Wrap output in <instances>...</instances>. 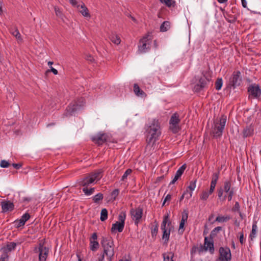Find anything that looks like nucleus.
Wrapping results in <instances>:
<instances>
[{"instance_id": "19", "label": "nucleus", "mask_w": 261, "mask_h": 261, "mask_svg": "<svg viewBox=\"0 0 261 261\" xmlns=\"http://www.w3.org/2000/svg\"><path fill=\"white\" fill-rule=\"evenodd\" d=\"M134 91L135 94L138 96L144 97L146 96V93L140 88L137 84H134Z\"/></svg>"}, {"instance_id": "59", "label": "nucleus", "mask_w": 261, "mask_h": 261, "mask_svg": "<svg viewBox=\"0 0 261 261\" xmlns=\"http://www.w3.org/2000/svg\"><path fill=\"white\" fill-rule=\"evenodd\" d=\"M184 193H185L186 198L187 199L190 198L192 196V192L191 191H189L188 189L184 192Z\"/></svg>"}, {"instance_id": "34", "label": "nucleus", "mask_w": 261, "mask_h": 261, "mask_svg": "<svg viewBox=\"0 0 261 261\" xmlns=\"http://www.w3.org/2000/svg\"><path fill=\"white\" fill-rule=\"evenodd\" d=\"M126 213L125 212H121L118 216V222L125 225V220L126 219Z\"/></svg>"}, {"instance_id": "16", "label": "nucleus", "mask_w": 261, "mask_h": 261, "mask_svg": "<svg viewBox=\"0 0 261 261\" xmlns=\"http://www.w3.org/2000/svg\"><path fill=\"white\" fill-rule=\"evenodd\" d=\"M124 225L118 222H116V223L112 224L111 231L112 233H116L117 231L121 232L124 229Z\"/></svg>"}, {"instance_id": "28", "label": "nucleus", "mask_w": 261, "mask_h": 261, "mask_svg": "<svg viewBox=\"0 0 261 261\" xmlns=\"http://www.w3.org/2000/svg\"><path fill=\"white\" fill-rule=\"evenodd\" d=\"M103 198V195L101 193H99L94 196L93 197L92 200L94 202L96 203H99L100 201H101Z\"/></svg>"}, {"instance_id": "63", "label": "nucleus", "mask_w": 261, "mask_h": 261, "mask_svg": "<svg viewBox=\"0 0 261 261\" xmlns=\"http://www.w3.org/2000/svg\"><path fill=\"white\" fill-rule=\"evenodd\" d=\"M12 166L14 168L19 169L22 167V164L20 163H13L12 164Z\"/></svg>"}, {"instance_id": "39", "label": "nucleus", "mask_w": 261, "mask_h": 261, "mask_svg": "<svg viewBox=\"0 0 261 261\" xmlns=\"http://www.w3.org/2000/svg\"><path fill=\"white\" fill-rule=\"evenodd\" d=\"M56 15L57 17L63 19L64 15L62 12L60 11L59 8L57 6L54 7Z\"/></svg>"}, {"instance_id": "55", "label": "nucleus", "mask_w": 261, "mask_h": 261, "mask_svg": "<svg viewBox=\"0 0 261 261\" xmlns=\"http://www.w3.org/2000/svg\"><path fill=\"white\" fill-rule=\"evenodd\" d=\"M226 193H228V196H227L228 200L229 201H230L231 200L232 197L234 194V188H232L231 191L226 192Z\"/></svg>"}, {"instance_id": "4", "label": "nucleus", "mask_w": 261, "mask_h": 261, "mask_svg": "<svg viewBox=\"0 0 261 261\" xmlns=\"http://www.w3.org/2000/svg\"><path fill=\"white\" fill-rule=\"evenodd\" d=\"M45 239L40 240L38 245L34 248L33 252L35 253H38L39 261H46L48 257L49 249L45 246Z\"/></svg>"}, {"instance_id": "7", "label": "nucleus", "mask_w": 261, "mask_h": 261, "mask_svg": "<svg viewBox=\"0 0 261 261\" xmlns=\"http://www.w3.org/2000/svg\"><path fill=\"white\" fill-rule=\"evenodd\" d=\"M180 122L179 114L177 112L174 113L169 120V128L173 134H176L180 130L181 128L179 126Z\"/></svg>"}, {"instance_id": "62", "label": "nucleus", "mask_w": 261, "mask_h": 261, "mask_svg": "<svg viewBox=\"0 0 261 261\" xmlns=\"http://www.w3.org/2000/svg\"><path fill=\"white\" fill-rule=\"evenodd\" d=\"M85 59L86 60L89 61L91 63L93 62L94 61L93 57L91 55H87Z\"/></svg>"}, {"instance_id": "56", "label": "nucleus", "mask_w": 261, "mask_h": 261, "mask_svg": "<svg viewBox=\"0 0 261 261\" xmlns=\"http://www.w3.org/2000/svg\"><path fill=\"white\" fill-rule=\"evenodd\" d=\"M203 89V88H202V86H201V85H200L197 83L194 86V90L195 92H199Z\"/></svg>"}, {"instance_id": "42", "label": "nucleus", "mask_w": 261, "mask_h": 261, "mask_svg": "<svg viewBox=\"0 0 261 261\" xmlns=\"http://www.w3.org/2000/svg\"><path fill=\"white\" fill-rule=\"evenodd\" d=\"M15 227L16 228H18L19 227H20L21 226H23L24 225L25 223H23V221H22L20 219L19 220H16L14 222Z\"/></svg>"}, {"instance_id": "33", "label": "nucleus", "mask_w": 261, "mask_h": 261, "mask_svg": "<svg viewBox=\"0 0 261 261\" xmlns=\"http://www.w3.org/2000/svg\"><path fill=\"white\" fill-rule=\"evenodd\" d=\"M170 28V22L168 21H165L160 26V31L161 32H166Z\"/></svg>"}, {"instance_id": "11", "label": "nucleus", "mask_w": 261, "mask_h": 261, "mask_svg": "<svg viewBox=\"0 0 261 261\" xmlns=\"http://www.w3.org/2000/svg\"><path fill=\"white\" fill-rule=\"evenodd\" d=\"M143 208L140 206L136 209L132 208L130 211V215L135 221L136 225L138 226L143 216Z\"/></svg>"}, {"instance_id": "38", "label": "nucleus", "mask_w": 261, "mask_h": 261, "mask_svg": "<svg viewBox=\"0 0 261 261\" xmlns=\"http://www.w3.org/2000/svg\"><path fill=\"white\" fill-rule=\"evenodd\" d=\"M185 222H186L180 221V223H179V229L178 230V232L179 234L181 235V234H183V233L185 230Z\"/></svg>"}, {"instance_id": "31", "label": "nucleus", "mask_w": 261, "mask_h": 261, "mask_svg": "<svg viewBox=\"0 0 261 261\" xmlns=\"http://www.w3.org/2000/svg\"><path fill=\"white\" fill-rule=\"evenodd\" d=\"M186 167L187 165L186 164L182 165L176 171L175 176L180 178L184 173Z\"/></svg>"}, {"instance_id": "13", "label": "nucleus", "mask_w": 261, "mask_h": 261, "mask_svg": "<svg viewBox=\"0 0 261 261\" xmlns=\"http://www.w3.org/2000/svg\"><path fill=\"white\" fill-rule=\"evenodd\" d=\"M108 137V135L105 133H99L96 136L93 137L92 140L95 144L100 146L107 141Z\"/></svg>"}, {"instance_id": "22", "label": "nucleus", "mask_w": 261, "mask_h": 261, "mask_svg": "<svg viewBox=\"0 0 261 261\" xmlns=\"http://www.w3.org/2000/svg\"><path fill=\"white\" fill-rule=\"evenodd\" d=\"M16 246V243L13 242H10L7 244L6 247L3 248L4 251H6L8 253L9 251L14 250Z\"/></svg>"}, {"instance_id": "5", "label": "nucleus", "mask_w": 261, "mask_h": 261, "mask_svg": "<svg viewBox=\"0 0 261 261\" xmlns=\"http://www.w3.org/2000/svg\"><path fill=\"white\" fill-rule=\"evenodd\" d=\"M226 116L222 115L218 122H214L215 126L212 131L214 138H218L222 136L226 122Z\"/></svg>"}, {"instance_id": "46", "label": "nucleus", "mask_w": 261, "mask_h": 261, "mask_svg": "<svg viewBox=\"0 0 261 261\" xmlns=\"http://www.w3.org/2000/svg\"><path fill=\"white\" fill-rule=\"evenodd\" d=\"M211 194H209V192L203 191L200 196V198L202 200H206L208 198L209 195Z\"/></svg>"}, {"instance_id": "32", "label": "nucleus", "mask_w": 261, "mask_h": 261, "mask_svg": "<svg viewBox=\"0 0 261 261\" xmlns=\"http://www.w3.org/2000/svg\"><path fill=\"white\" fill-rule=\"evenodd\" d=\"M168 219V214H167V215H165L163 217V220L162 221V223L161 226V229L162 230L169 228H168L167 226H166Z\"/></svg>"}, {"instance_id": "20", "label": "nucleus", "mask_w": 261, "mask_h": 261, "mask_svg": "<svg viewBox=\"0 0 261 261\" xmlns=\"http://www.w3.org/2000/svg\"><path fill=\"white\" fill-rule=\"evenodd\" d=\"M222 229L221 226H217L212 230L208 238V241H214V239L217 236V233Z\"/></svg>"}, {"instance_id": "8", "label": "nucleus", "mask_w": 261, "mask_h": 261, "mask_svg": "<svg viewBox=\"0 0 261 261\" xmlns=\"http://www.w3.org/2000/svg\"><path fill=\"white\" fill-rule=\"evenodd\" d=\"M231 253L228 247H220L219 249V257L216 261H231Z\"/></svg>"}, {"instance_id": "23", "label": "nucleus", "mask_w": 261, "mask_h": 261, "mask_svg": "<svg viewBox=\"0 0 261 261\" xmlns=\"http://www.w3.org/2000/svg\"><path fill=\"white\" fill-rule=\"evenodd\" d=\"M154 223L155 224L153 225L151 228V233L152 238L155 239L158 231L159 226L156 220H155Z\"/></svg>"}, {"instance_id": "58", "label": "nucleus", "mask_w": 261, "mask_h": 261, "mask_svg": "<svg viewBox=\"0 0 261 261\" xmlns=\"http://www.w3.org/2000/svg\"><path fill=\"white\" fill-rule=\"evenodd\" d=\"M50 69H48L45 71V74L47 75L48 73L52 72L55 75H57L58 73V70L52 66L50 67Z\"/></svg>"}, {"instance_id": "36", "label": "nucleus", "mask_w": 261, "mask_h": 261, "mask_svg": "<svg viewBox=\"0 0 261 261\" xmlns=\"http://www.w3.org/2000/svg\"><path fill=\"white\" fill-rule=\"evenodd\" d=\"M82 190L86 195L88 196L92 195L94 193L95 191V188H91L88 189L87 187H84L83 188Z\"/></svg>"}, {"instance_id": "27", "label": "nucleus", "mask_w": 261, "mask_h": 261, "mask_svg": "<svg viewBox=\"0 0 261 261\" xmlns=\"http://www.w3.org/2000/svg\"><path fill=\"white\" fill-rule=\"evenodd\" d=\"M108 210L106 208H102L101 211L100 213V219L101 221L103 222L106 221L108 219Z\"/></svg>"}, {"instance_id": "30", "label": "nucleus", "mask_w": 261, "mask_h": 261, "mask_svg": "<svg viewBox=\"0 0 261 261\" xmlns=\"http://www.w3.org/2000/svg\"><path fill=\"white\" fill-rule=\"evenodd\" d=\"M231 219V217L229 215H226V216H218L216 217L215 221L219 222H224L229 220Z\"/></svg>"}, {"instance_id": "64", "label": "nucleus", "mask_w": 261, "mask_h": 261, "mask_svg": "<svg viewBox=\"0 0 261 261\" xmlns=\"http://www.w3.org/2000/svg\"><path fill=\"white\" fill-rule=\"evenodd\" d=\"M70 3L72 4V5L74 7H76L77 8H80V5H77V3L76 0H69Z\"/></svg>"}, {"instance_id": "43", "label": "nucleus", "mask_w": 261, "mask_h": 261, "mask_svg": "<svg viewBox=\"0 0 261 261\" xmlns=\"http://www.w3.org/2000/svg\"><path fill=\"white\" fill-rule=\"evenodd\" d=\"M231 211L232 212H237V213L240 212V211H241L240 205L239 202L236 201L235 202L234 206L231 208Z\"/></svg>"}, {"instance_id": "15", "label": "nucleus", "mask_w": 261, "mask_h": 261, "mask_svg": "<svg viewBox=\"0 0 261 261\" xmlns=\"http://www.w3.org/2000/svg\"><path fill=\"white\" fill-rule=\"evenodd\" d=\"M254 134V127L252 125L246 126L244 128L243 130V138H247L251 137Z\"/></svg>"}, {"instance_id": "45", "label": "nucleus", "mask_w": 261, "mask_h": 261, "mask_svg": "<svg viewBox=\"0 0 261 261\" xmlns=\"http://www.w3.org/2000/svg\"><path fill=\"white\" fill-rule=\"evenodd\" d=\"M188 211L186 210L183 211L181 221L187 222L188 218Z\"/></svg>"}, {"instance_id": "53", "label": "nucleus", "mask_w": 261, "mask_h": 261, "mask_svg": "<svg viewBox=\"0 0 261 261\" xmlns=\"http://www.w3.org/2000/svg\"><path fill=\"white\" fill-rule=\"evenodd\" d=\"M239 234L240 235V236H239L240 242L242 245H243L245 242V239L244 238V232H243V231H241L239 233Z\"/></svg>"}, {"instance_id": "51", "label": "nucleus", "mask_w": 261, "mask_h": 261, "mask_svg": "<svg viewBox=\"0 0 261 261\" xmlns=\"http://www.w3.org/2000/svg\"><path fill=\"white\" fill-rule=\"evenodd\" d=\"M10 164L9 162H8L7 161H6V160H2L1 162V163H0V166L2 167V168H8L10 166Z\"/></svg>"}, {"instance_id": "61", "label": "nucleus", "mask_w": 261, "mask_h": 261, "mask_svg": "<svg viewBox=\"0 0 261 261\" xmlns=\"http://www.w3.org/2000/svg\"><path fill=\"white\" fill-rule=\"evenodd\" d=\"M256 233V231L254 230V229H252V230L249 234V238H250V239L251 240H253V238L255 236Z\"/></svg>"}, {"instance_id": "57", "label": "nucleus", "mask_w": 261, "mask_h": 261, "mask_svg": "<svg viewBox=\"0 0 261 261\" xmlns=\"http://www.w3.org/2000/svg\"><path fill=\"white\" fill-rule=\"evenodd\" d=\"M220 175V171L215 172L213 174L212 180L217 181Z\"/></svg>"}, {"instance_id": "29", "label": "nucleus", "mask_w": 261, "mask_h": 261, "mask_svg": "<svg viewBox=\"0 0 261 261\" xmlns=\"http://www.w3.org/2000/svg\"><path fill=\"white\" fill-rule=\"evenodd\" d=\"M164 261H174L173 260V257L174 256V253L171 252L168 253L166 254L165 253L163 254Z\"/></svg>"}, {"instance_id": "1", "label": "nucleus", "mask_w": 261, "mask_h": 261, "mask_svg": "<svg viewBox=\"0 0 261 261\" xmlns=\"http://www.w3.org/2000/svg\"><path fill=\"white\" fill-rule=\"evenodd\" d=\"M101 246L103 248V252L100 254L98 261H105V256L106 255L108 261H112L114 256V241L112 237H102L101 240Z\"/></svg>"}, {"instance_id": "3", "label": "nucleus", "mask_w": 261, "mask_h": 261, "mask_svg": "<svg viewBox=\"0 0 261 261\" xmlns=\"http://www.w3.org/2000/svg\"><path fill=\"white\" fill-rule=\"evenodd\" d=\"M103 170L102 169L95 170L87 174L84 177L77 180V185L79 186L87 187L90 184L99 180L103 176Z\"/></svg>"}, {"instance_id": "54", "label": "nucleus", "mask_w": 261, "mask_h": 261, "mask_svg": "<svg viewBox=\"0 0 261 261\" xmlns=\"http://www.w3.org/2000/svg\"><path fill=\"white\" fill-rule=\"evenodd\" d=\"M171 200V195L170 194H168L166 196L164 200V201L162 203V206H164L166 203V202H168V203H167V205H169V202L170 201V200Z\"/></svg>"}, {"instance_id": "25", "label": "nucleus", "mask_w": 261, "mask_h": 261, "mask_svg": "<svg viewBox=\"0 0 261 261\" xmlns=\"http://www.w3.org/2000/svg\"><path fill=\"white\" fill-rule=\"evenodd\" d=\"M146 41L147 38L144 37L140 41V42L142 43V44L139 46V50L141 52H145L146 51Z\"/></svg>"}, {"instance_id": "17", "label": "nucleus", "mask_w": 261, "mask_h": 261, "mask_svg": "<svg viewBox=\"0 0 261 261\" xmlns=\"http://www.w3.org/2000/svg\"><path fill=\"white\" fill-rule=\"evenodd\" d=\"M171 227L168 229L162 230V239L164 240V244L167 245L170 238V232L171 231Z\"/></svg>"}, {"instance_id": "12", "label": "nucleus", "mask_w": 261, "mask_h": 261, "mask_svg": "<svg viewBox=\"0 0 261 261\" xmlns=\"http://www.w3.org/2000/svg\"><path fill=\"white\" fill-rule=\"evenodd\" d=\"M84 100V98L81 97L77 101L75 102L73 104H70L66 108L67 113H68L69 115H72L75 112L84 106L83 103Z\"/></svg>"}, {"instance_id": "48", "label": "nucleus", "mask_w": 261, "mask_h": 261, "mask_svg": "<svg viewBox=\"0 0 261 261\" xmlns=\"http://www.w3.org/2000/svg\"><path fill=\"white\" fill-rule=\"evenodd\" d=\"M132 171H133L131 169H127L124 172V174L122 175L121 177V180L124 181L125 179H126L127 176L130 174Z\"/></svg>"}, {"instance_id": "47", "label": "nucleus", "mask_w": 261, "mask_h": 261, "mask_svg": "<svg viewBox=\"0 0 261 261\" xmlns=\"http://www.w3.org/2000/svg\"><path fill=\"white\" fill-rule=\"evenodd\" d=\"M226 20L230 23H234L237 21V17L234 16L228 15L226 18Z\"/></svg>"}, {"instance_id": "26", "label": "nucleus", "mask_w": 261, "mask_h": 261, "mask_svg": "<svg viewBox=\"0 0 261 261\" xmlns=\"http://www.w3.org/2000/svg\"><path fill=\"white\" fill-rule=\"evenodd\" d=\"M231 181L230 180H227L224 182L223 191L226 193L231 191Z\"/></svg>"}, {"instance_id": "24", "label": "nucleus", "mask_w": 261, "mask_h": 261, "mask_svg": "<svg viewBox=\"0 0 261 261\" xmlns=\"http://www.w3.org/2000/svg\"><path fill=\"white\" fill-rule=\"evenodd\" d=\"M99 247V243L97 241L90 240V248L92 251H96Z\"/></svg>"}, {"instance_id": "18", "label": "nucleus", "mask_w": 261, "mask_h": 261, "mask_svg": "<svg viewBox=\"0 0 261 261\" xmlns=\"http://www.w3.org/2000/svg\"><path fill=\"white\" fill-rule=\"evenodd\" d=\"M80 7L81 8V10H80V8L78 9H79V11L82 14V15L85 17L90 18L91 17L90 14L88 9L85 6V4L82 2V4L81 6L80 5Z\"/></svg>"}, {"instance_id": "37", "label": "nucleus", "mask_w": 261, "mask_h": 261, "mask_svg": "<svg viewBox=\"0 0 261 261\" xmlns=\"http://www.w3.org/2000/svg\"><path fill=\"white\" fill-rule=\"evenodd\" d=\"M223 85V80L222 78H218L215 82V88L217 90H220Z\"/></svg>"}, {"instance_id": "52", "label": "nucleus", "mask_w": 261, "mask_h": 261, "mask_svg": "<svg viewBox=\"0 0 261 261\" xmlns=\"http://www.w3.org/2000/svg\"><path fill=\"white\" fill-rule=\"evenodd\" d=\"M30 218V214L29 213H26L21 216L20 219L22 221H23L24 223H25L26 221H27Z\"/></svg>"}, {"instance_id": "21", "label": "nucleus", "mask_w": 261, "mask_h": 261, "mask_svg": "<svg viewBox=\"0 0 261 261\" xmlns=\"http://www.w3.org/2000/svg\"><path fill=\"white\" fill-rule=\"evenodd\" d=\"M109 39L113 43L116 45L120 43L121 40L120 37L115 33H111L109 36Z\"/></svg>"}, {"instance_id": "60", "label": "nucleus", "mask_w": 261, "mask_h": 261, "mask_svg": "<svg viewBox=\"0 0 261 261\" xmlns=\"http://www.w3.org/2000/svg\"><path fill=\"white\" fill-rule=\"evenodd\" d=\"M223 191H223L222 188H221V187H220L219 189H217L218 196L219 198H221V197L222 196Z\"/></svg>"}, {"instance_id": "35", "label": "nucleus", "mask_w": 261, "mask_h": 261, "mask_svg": "<svg viewBox=\"0 0 261 261\" xmlns=\"http://www.w3.org/2000/svg\"><path fill=\"white\" fill-rule=\"evenodd\" d=\"M160 1L168 7H174L175 4V2L174 0H160Z\"/></svg>"}, {"instance_id": "14", "label": "nucleus", "mask_w": 261, "mask_h": 261, "mask_svg": "<svg viewBox=\"0 0 261 261\" xmlns=\"http://www.w3.org/2000/svg\"><path fill=\"white\" fill-rule=\"evenodd\" d=\"M2 208L4 212H11L14 210V205L10 201H3L2 202Z\"/></svg>"}, {"instance_id": "49", "label": "nucleus", "mask_w": 261, "mask_h": 261, "mask_svg": "<svg viewBox=\"0 0 261 261\" xmlns=\"http://www.w3.org/2000/svg\"><path fill=\"white\" fill-rule=\"evenodd\" d=\"M119 193V189H116L114 190H113L111 193V196L112 197V199H113V200H115L116 197L118 196Z\"/></svg>"}, {"instance_id": "50", "label": "nucleus", "mask_w": 261, "mask_h": 261, "mask_svg": "<svg viewBox=\"0 0 261 261\" xmlns=\"http://www.w3.org/2000/svg\"><path fill=\"white\" fill-rule=\"evenodd\" d=\"M9 258L8 252L3 250V253L0 258V261H7Z\"/></svg>"}, {"instance_id": "2", "label": "nucleus", "mask_w": 261, "mask_h": 261, "mask_svg": "<svg viewBox=\"0 0 261 261\" xmlns=\"http://www.w3.org/2000/svg\"><path fill=\"white\" fill-rule=\"evenodd\" d=\"M160 129V125L158 120L153 119L146 129L147 145L153 146L161 134Z\"/></svg>"}, {"instance_id": "40", "label": "nucleus", "mask_w": 261, "mask_h": 261, "mask_svg": "<svg viewBox=\"0 0 261 261\" xmlns=\"http://www.w3.org/2000/svg\"><path fill=\"white\" fill-rule=\"evenodd\" d=\"M10 32L17 39H21V35L17 29H15L14 30H13L12 29H11L10 30Z\"/></svg>"}, {"instance_id": "6", "label": "nucleus", "mask_w": 261, "mask_h": 261, "mask_svg": "<svg viewBox=\"0 0 261 261\" xmlns=\"http://www.w3.org/2000/svg\"><path fill=\"white\" fill-rule=\"evenodd\" d=\"M242 82L241 72L239 70L234 71L229 79L226 89H234L240 86Z\"/></svg>"}, {"instance_id": "10", "label": "nucleus", "mask_w": 261, "mask_h": 261, "mask_svg": "<svg viewBox=\"0 0 261 261\" xmlns=\"http://www.w3.org/2000/svg\"><path fill=\"white\" fill-rule=\"evenodd\" d=\"M247 92L249 93V97L257 98L261 95V89L257 84H251L247 88Z\"/></svg>"}, {"instance_id": "9", "label": "nucleus", "mask_w": 261, "mask_h": 261, "mask_svg": "<svg viewBox=\"0 0 261 261\" xmlns=\"http://www.w3.org/2000/svg\"><path fill=\"white\" fill-rule=\"evenodd\" d=\"M208 250L211 254L214 253V241H208V237H205L204 240V245H200L198 248L199 252L203 251H206Z\"/></svg>"}, {"instance_id": "44", "label": "nucleus", "mask_w": 261, "mask_h": 261, "mask_svg": "<svg viewBox=\"0 0 261 261\" xmlns=\"http://www.w3.org/2000/svg\"><path fill=\"white\" fill-rule=\"evenodd\" d=\"M196 181V179L191 181L190 182V185L188 187L187 189H189L192 192L195 188Z\"/></svg>"}, {"instance_id": "41", "label": "nucleus", "mask_w": 261, "mask_h": 261, "mask_svg": "<svg viewBox=\"0 0 261 261\" xmlns=\"http://www.w3.org/2000/svg\"><path fill=\"white\" fill-rule=\"evenodd\" d=\"M207 81L208 82L209 80L206 78L201 77L200 79H199L197 84H198L200 85H201V86H202V88H204L207 84Z\"/></svg>"}]
</instances>
